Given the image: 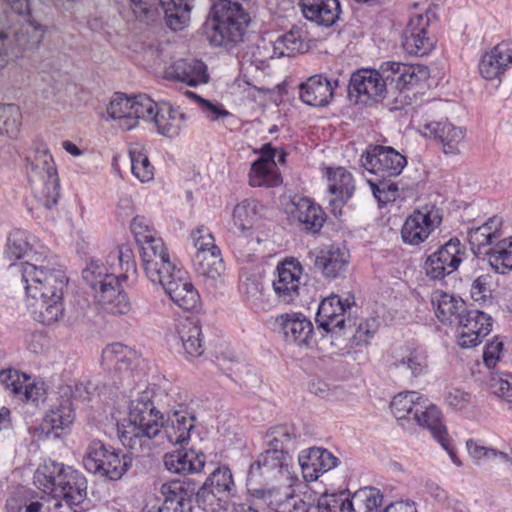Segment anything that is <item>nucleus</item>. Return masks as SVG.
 Wrapping results in <instances>:
<instances>
[{
	"label": "nucleus",
	"mask_w": 512,
	"mask_h": 512,
	"mask_svg": "<svg viewBox=\"0 0 512 512\" xmlns=\"http://www.w3.org/2000/svg\"><path fill=\"white\" fill-rule=\"evenodd\" d=\"M426 68L401 62H383L378 70L362 69L354 72L349 81L348 93L357 103L367 104L380 97L392 101L391 109L400 110L411 105L408 92L426 80Z\"/></svg>",
	"instance_id": "nucleus-1"
},
{
	"label": "nucleus",
	"mask_w": 512,
	"mask_h": 512,
	"mask_svg": "<svg viewBox=\"0 0 512 512\" xmlns=\"http://www.w3.org/2000/svg\"><path fill=\"white\" fill-rule=\"evenodd\" d=\"M20 272L33 319L44 325L58 322L64 314L63 295L68 283L64 271L24 262Z\"/></svg>",
	"instance_id": "nucleus-2"
},
{
	"label": "nucleus",
	"mask_w": 512,
	"mask_h": 512,
	"mask_svg": "<svg viewBox=\"0 0 512 512\" xmlns=\"http://www.w3.org/2000/svg\"><path fill=\"white\" fill-rule=\"evenodd\" d=\"M354 305V298L350 296L342 299L339 295L331 294L324 298L316 314L318 328L331 334L334 339L343 337L356 346L367 344L378 330V322L373 318L357 325L355 320L346 318V313Z\"/></svg>",
	"instance_id": "nucleus-3"
},
{
	"label": "nucleus",
	"mask_w": 512,
	"mask_h": 512,
	"mask_svg": "<svg viewBox=\"0 0 512 512\" xmlns=\"http://www.w3.org/2000/svg\"><path fill=\"white\" fill-rule=\"evenodd\" d=\"M249 22L250 16L240 3L219 0L213 4L203 30L211 45L229 50L243 41Z\"/></svg>",
	"instance_id": "nucleus-4"
},
{
	"label": "nucleus",
	"mask_w": 512,
	"mask_h": 512,
	"mask_svg": "<svg viewBox=\"0 0 512 512\" xmlns=\"http://www.w3.org/2000/svg\"><path fill=\"white\" fill-rule=\"evenodd\" d=\"M35 483L44 492L64 499L69 505H80L87 497V480L78 470L50 461L40 466Z\"/></svg>",
	"instance_id": "nucleus-5"
},
{
	"label": "nucleus",
	"mask_w": 512,
	"mask_h": 512,
	"mask_svg": "<svg viewBox=\"0 0 512 512\" xmlns=\"http://www.w3.org/2000/svg\"><path fill=\"white\" fill-rule=\"evenodd\" d=\"M28 180L36 197L47 209L59 198V178L52 155L46 145L36 144L26 157Z\"/></svg>",
	"instance_id": "nucleus-6"
},
{
	"label": "nucleus",
	"mask_w": 512,
	"mask_h": 512,
	"mask_svg": "<svg viewBox=\"0 0 512 512\" xmlns=\"http://www.w3.org/2000/svg\"><path fill=\"white\" fill-rule=\"evenodd\" d=\"M292 459L287 451L268 448L250 464L247 487L269 486L292 480Z\"/></svg>",
	"instance_id": "nucleus-7"
},
{
	"label": "nucleus",
	"mask_w": 512,
	"mask_h": 512,
	"mask_svg": "<svg viewBox=\"0 0 512 512\" xmlns=\"http://www.w3.org/2000/svg\"><path fill=\"white\" fill-rule=\"evenodd\" d=\"M85 469L109 480L120 479L131 467L132 458L98 439L90 441L83 456Z\"/></svg>",
	"instance_id": "nucleus-8"
},
{
	"label": "nucleus",
	"mask_w": 512,
	"mask_h": 512,
	"mask_svg": "<svg viewBox=\"0 0 512 512\" xmlns=\"http://www.w3.org/2000/svg\"><path fill=\"white\" fill-rule=\"evenodd\" d=\"M163 419V414L156 407H151L136 419L128 417L122 422H118V438L123 446L141 452L149 440L161 434Z\"/></svg>",
	"instance_id": "nucleus-9"
},
{
	"label": "nucleus",
	"mask_w": 512,
	"mask_h": 512,
	"mask_svg": "<svg viewBox=\"0 0 512 512\" xmlns=\"http://www.w3.org/2000/svg\"><path fill=\"white\" fill-rule=\"evenodd\" d=\"M44 35L42 25L34 22L21 28H6L0 32V69L4 68L10 56L19 57L25 50L38 47Z\"/></svg>",
	"instance_id": "nucleus-10"
},
{
	"label": "nucleus",
	"mask_w": 512,
	"mask_h": 512,
	"mask_svg": "<svg viewBox=\"0 0 512 512\" xmlns=\"http://www.w3.org/2000/svg\"><path fill=\"white\" fill-rule=\"evenodd\" d=\"M466 258V247L454 237L427 255L423 268L432 280H442L458 270Z\"/></svg>",
	"instance_id": "nucleus-11"
},
{
	"label": "nucleus",
	"mask_w": 512,
	"mask_h": 512,
	"mask_svg": "<svg viewBox=\"0 0 512 512\" xmlns=\"http://www.w3.org/2000/svg\"><path fill=\"white\" fill-rule=\"evenodd\" d=\"M363 167L378 178H393L401 174L406 157L389 146H369L362 154Z\"/></svg>",
	"instance_id": "nucleus-12"
},
{
	"label": "nucleus",
	"mask_w": 512,
	"mask_h": 512,
	"mask_svg": "<svg viewBox=\"0 0 512 512\" xmlns=\"http://www.w3.org/2000/svg\"><path fill=\"white\" fill-rule=\"evenodd\" d=\"M313 269L328 281L344 278L350 264V252L340 244L324 246L310 254Z\"/></svg>",
	"instance_id": "nucleus-13"
},
{
	"label": "nucleus",
	"mask_w": 512,
	"mask_h": 512,
	"mask_svg": "<svg viewBox=\"0 0 512 512\" xmlns=\"http://www.w3.org/2000/svg\"><path fill=\"white\" fill-rule=\"evenodd\" d=\"M442 216L435 206H424L407 217L401 229L404 243L419 245L440 225Z\"/></svg>",
	"instance_id": "nucleus-14"
},
{
	"label": "nucleus",
	"mask_w": 512,
	"mask_h": 512,
	"mask_svg": "<svg viewBox=\"0 0 512 512\" xmlns=\"http://www.w3.org/2000/svg\"><path fill=\"white\" fill-rule=\"evenodd\" d=\"M492 317L478 309H467L457 323L458 345L462 348H473L492 330Z\"/></svg>",
	"instance_id": "nucleus-15"
},
{
	"label": "nucleus",
	"mask_w": 512,
	"mask_h": 512,
	"mask_svg": "<svg viewBox=\"0 0 512 512\" xmlns=\"http://www.w3.org/2000/svg\"><path fill=\"white\" fill-rule=\"evenodd\" d=\"M302 270L300 262L295 259L278 264L272 286L280 302L290 304L299 297Z\"/></svg>",
	"instance_id": "nucleus-16"
},
{
	"label": "nucleus",
	"mask_w": 512,
	"mask_h": 512,
	"mask_svg": "<svg viewBox=\"0 0 512 512\" xmlns=\"http://www.w3.org/2000/svg\"><path fill=\"white\" fill-rule=\"evenodd\" d=\"M429 23L428 15L419 14L410 19L402 40V46L408 54L422 57L434 49L436 39L429 33Z\"/></svg>",
	"instance_id": "nucleus-17"
},
{
	"label": "nucleus",
	"mask_w": 512,
	"mask_h": 512,
	"mask_svg": "<svg viewBox=\"0 0 512 512\" xmlns=\"http://www.w3.org/2000/svg\"><path fill=\"white\" fill-rule=\"evenodd\" d=\"M275 323L287 343L305 348H310L314 344V327L305 315L284 313L277 316Z\"/></svg>",
	"instance_id": "nucleus-18"
},
{
	"label": "nucleus",
	"mask_w": 512,
	"mask_h": 512,
	"mask_svg": "<svg viewBox=\"0 0 512 512\" xmlns=\"http://www.w3.org/2000/svg\"><path fill=\"white\" fill-rule=\"evenodd\" d=\"M329 206L335 217L342 215V208L355 192V182L352 174L343 167L327 170Z\"/></svg>",
	"instance_id": "nucleus-19"
},
{
	"label": "nucleus",
	"mask_w": 512,
	"mask_h": 512,
	"mask_svg": "<svg viewBox=\"0 0 512 512\" xmlns=\"http://www.w3.org/2000/svg\"><path fill=\"white\" fill-rule=\"evenodd\" d=\"M391 368L418 378L428 373L429 360L427 350L419 345L407 344L395 351Z\"/></svg>",
	"instance_id": "nucleus-20"
},
{
	"label": "nucleus",
	"mask_w": 512,
	"mask_h": 512,
	"mask_svg": "<svg viewBox=\"0 0 512 512\" xmlns=\"http://www.w3.org/2000/svg\"><path fill=\"white\" fill-rule=\"evenodd\" d=\"M290 217L298 223L301 230L317 234L326 221L322 207L307 197L295 196L292 201Z\"/></svg>",
	"instance_id": "nucleus-21"
},
{
	"label": "nucleus",
	"mask_w": 512,
	"mask_h": 512,
	"mask_svg": "<svg viewBox=\"0 0 512 512\" xmlns=\"http://www.w3.org/2000/svg\"><path fill=\"white\" fill-rule=\"evenodd\" d=\"M511 66L512 41H502L482 55L478 68L484 79L501 81V77Z\"/></svg>",
	"instance_id": "nucleus-22"
},
{
	"label": "nucleus",
	"mask_w": 512,
	"mask_h": 512,
	"mask_svg": "<svg viewBox=\"0 0 512 512\" xmlns=\"http://www.w3.org/2000/svg\"><path fill=\"white\" fill-rule=\"evenodd\" d=\"M106 281L94 292L97 303L107 313L114 315L127 314L131 310V303L120 286L119 277L108 276Z\"/></svg>",
	"instance_id": "nucleus-23"
},
{
	"label": "nucleus",
	"mask_w": 512,
	"mask_h": 512,
	"mask_svg": "<svg viewBox=\"0 0 512 512\" xmlns=\"http://www.w3.org/2000/svg\"><path fill=\"white\" fill-rule=\"evenodd\" d=\"M298 462L304 479L315 481L320 475L337 467L340 460L327 449L312 447L299 454Z\"/></svg>",
	"instance_id": "nucleus-24"
},
{
	"label": "nucleus",
	"mask_w": 512,
	"mask_h": 512,
	"mask_svg": "<svg viewBox=\"0 0 512 512\" xmlns=\"http://www.w3.org/2000/svg\"><path fill=\"white\" fill-rule=\"evenodd\" d=\"M338 86V79H329L322 74L313 75L300 84V99L309 106L324 107L329 104Z\"/></svg>",
	"instance_id": "nucleus-25"
},
{
	"label": "nucleus",
	"mask_w": 512,
	"mask_h": 512,
	"mask_svg": "<svg viewBox=\"0 0 512 512\" xmlns=\"http://www.w3.org/2000/svg\"><path fill=\"white\" fill-rule=\"evenodd\" d=\"M425 136L437 140L446 155H458L461 152L465 132L461 127L455 126L448 120L433 121L423 125Z\"/></svg>",
	"instance_id": "nucleus-26"
},
{
	"label": "nucleus",
	"mask_w": 512,
	"mask_h": 512,
	"mask_svg": "<svg viewBox=\"0 0 512 512\" xmlns=\"http://www.w3.org/2000/svg\"><path fill=\"white\" fill-rule=\"evenodd\" d=\"M195 422V416L186 407L180 405L178 409L168 414L166 421L163 420L161 433L165 435L169 443L181 445L190 439Z\"/></svg>",
	"instance_id": "nucleus-27"
},
{
	"label": "nucleus",
	"mask_w": 512,
	"mask_h": 512,
	"mask_svg": "<svg viewBox=\"0 0 512 512\" xmlns=\"http://www.w3.org/2000/svg\"><path fill=\"white\" fill-rule=\"evenodd\" d=\"M502 225V218L493 216L482 225L468 230L467 235L471 250L476 256L487 254L488 249L502 238Z\"/></svg>",
	"instance_id": "nucleus-28"
},
{
	"label": "nucleus",
	"mask_w": 512,
	"mask_h": 512,
	"mask_svg": "<svg viewBox=\"0 0 512 512\" xmlns=\"http://www.w3.org/2000/svg\"><path fill=\"white\" fill-rule=\"evenodd\" d=\"M176 278L169 281L164 289L170 299L180 308L190 311L200 306V295L193 284L187 279L185 270L178 271Z\"/></svg>",
	"instance_id": "nucleus-29"
},
{
	"label": "nucleus",
	"mask_w": 512,
	"mask_h": 512,
	"mask_svg": "<svg viewBox=\"0 0 512 512\" xmlns=\"http://www.w3.org/2000/svg\"><path fill=\"white\" fill-rule=\"evenodd\" d=\"M163 503L158 512H191L194 489L180 481L164 483L161 486Z\"/></svg>",
	"instance_id": "nucleus-30"
},
{
	"label": "nucleus",
	"mask_w": 512,
	"mask_h": 512,
	"mask_svg": "<svg viewBox=\"0 0 512 512\" xmlns=\"http://www.w3.org/2000/svg\"><path fill=\"white\" fill-rule=\"evenodd\" d=\"M304 17L318 25L330 27L341 14L339 0H299Z\"/></svg>",
	"instance_id": "nucleus-31"
},
{
	"label": "nucleus",
	"mask_w": 512,
	"mask_h": 512,
	"mask_svg": "<svg viewBox=\"0 0 512 512\" xmlns=\"http://www.w3.org/2000/svg\"><path fill=\"white\" fill-rule=\"evenodd\" d=\"M206 463V456L195 450L176 451L166 454L164 464L173 473H200Z\"/></svg>",
	"instance_id": "nucleus-32"
},
{
	"label": "nucleus",
	"mask_w": 512,
	"mask_h": 512,
	"mask_svg": "<svg viewBox=\"0 0 512 512\" xmlns=\"http://www.w3.org/2000/svg\"><path fill=\"white\" fill-rule=\"evenodd\" d=\"M160 16L163 15L166 25L173 31H180L190 21V13L194 0H158Z\"/></svg>",
	"instance_id": "nucleus-33"
},
{
	"label": "nucleus",
	"mask_w": 512,
	"mask_h": 512,
	"mask_svg": "<svg viewBox=\"0 0 512 512\" xmlns=\"http://www.w3.org/2000/svg\"><path fill=\"white\" fill-rule=\"evenodd\" d=\"M413 420L423 428L429 430L433 438L445 449L449 450V438L445 425L442 421L441 411L437 406L425 402L424 409L417 412Z\"/></svg>",
	"instance_id": "nucleus-34"
},
{
	"label": "nucleus",
	"mask_w": 512,
	"mask_h": 512,
	"mask_svg": "<svg viewBox=\"0 0 512 512\" xmlns=\"http://www.w3.org/2000/svg\"><path fill=\"white\" fill-rule=\"evenodd\" d=\"M169 74L189 86H198L208 82L206 65L197 59H179L171 67Z\"/></svg>",
	"instance_id": "nucleus-35"
},
{
	"label": "nucleus",
	"mask_w": 512,
	"mask_h": 512,
	"mask_svg": "<svg viewBox=\"0 0 512 512\" xmlns=\"http://www.w3.org/2000/svg\"><path fill=\"white\" fill-rule=\"evenodd\" d=\"M157 132L165 137L173 138L179 135L184 126L185 114L167 104H160L151 120Z\"/></svg>",
	"instance_id": "nucleus-36"
},
{
	"label": "nucleus",
	"mask_w": 512,
	"mask_h": 512,
	"mask_svg": "<svg viewBox=\"0 0 512 512\" xmlns=\"http://www.w3.org/2000/svg\"><path fill=\"white\" fill-rule=\"evenodd\" d=\"M262 208V205L255 199H245L234 207L233 223L242 236L252 237Z\"/></svg>",
	"instance_id": "nucleus-37"
},
{
	"label": "nucleus",
	"mask_w": 512,
	"mask_h": 512,
	"mask_svg": "<svg viewBox=\"0 0 512 512\" xmlns=\"http://www.w3.org/2000/svg\"><path fill=\"white\" fill-rule=\"evenodd\" d=\"M425 402L428 399L416 391L401 392L393 397L390 408L395 418L400 421L403 419H414L417 412L424 409Z\"/></svg>",
	"instance_id": "nucleus-38"
},
{
	"label": "nucleus",
	"mask_w": 512,
	"mask_h": 512,
	"mask_svg": "<svg viewBox=\"0 0 512 512\" xmlns=\"http://www.w3.org/2000/svg\"><path fill=\"white\" fill-rule=\"evenodd\" d=\"M178 337L186 355L199 357L204 352V341L200 323L194 319H186L178 325Z\"/></svg>",
	"instance_id": "nucleus-39"
},
{
	"label": "nucleus",
	"mask_w": 512,
	"mask_h": 512,
	"mask_svg": "<svg viewBox=\"0 0 512 512\" xmlns=\"http://www.w3.org/2000/svg\"><path fill=\"white\" fill-rule=\"evenodd\" d=\"M136 360V352L121 343L110 344L102 351V363L120 373L132 370Z\"/></svg>",
	"instance_id": "nucleus-40"
},
{
	"label": "nucleus",
	"mask_w": 512,
	"mask_h": 512,
	"mask_svg": "<svg viewBox=\"0 0 512 512\" xmlns=\"http://www.w3.org/2000/svg\"><path fill=\"white\" fill-rule=\"evenodd\" d=\"M73 421L74 413L71 407V402L69 399H65L45 415L41 428L47 435L54 432V436L59 437V433L57 431L68 428Z\"/></svg>",
	"instance_id": "nucleus-41"
},
{
	"label": "nucleus",
	"mask_w": 512,
	"mask_h": 512,
	"mask_svg": "<svg viewBox=\"0 0 512 512\" xmlns=\"http://www.w3.org/2000/svg\"><path fill=\"white\" fill-rule=\"evenodd\" d=\"M432 304L436 309L437 318L443 323H458L462 313H465L468 309L461 298H456L447 293L434 296Z\"/></svg>",
	"instance_id": "nucleus-42"
},
{
	"label": "nucleus",
	"mask_w": 512,
	"mask_h": 512,
	"mask_svg": "<svg viewBox=\"0 0 512 512\" xmlns=\"http://www.w3.org/2000/svg\"><path fill=\"white\" fill-rule=\"evenodd\" d=\"M248 178L252 187H276L282 182L276 162L264 163L263 159L251 164Z\"/></svg>",
	"instance_id": "nucleus-43"
},
{
	"label": "nucleus",
	"mask_w": 512,
	"mask_h": 512,
	"mask_svg": "<svg viewBox=\"0 0 512 512\" xmlns=\"http://www.w3.org/2000/svg\"><path fill=\"white\" fill-rule=\"evenodd\" d=\"M383 495L374 487H364L356 491L346 503L349 512H378Z\"/></svg>",
	"instance_id": "nucleus-44"
},
{
	"label": "nucleus",
	"mask_w": 512,
	"mask_h": 512,
	"mask_svg": "<svg viewBox=\"0 0 512 512\" xmlns=\"http://www.w3.org/2000/svg\"><path fill=\"white\" fill-rule=\"evenodd\" d=\"M131 97L121 92H116L111 99L107 114L111 119L118 120L123 130H131L136 127V121L132 116Z\"/></svg>",
	"instance_id": "nucleus-45"
},
{
	"label": "nucleus",
	"mask_w": 512,
	"mask_h": 512,
	"mask_svg": "<svg viewBox=\"0 0 512 512\" xmlns=\"http://www.w3.org/2000/svg\"><path fill=\"white\" fill-rule=\"evenodd\" d=\"M483 256L488 257V262L496 273L506 274L512 269V241L501 238Z\"/></svg>",
	"instance_id": "nucleus-46"
},
{
	"label": "nucleus",
	"mask_w": 512,
	"mask_h": 512,
	"mask_svg": "<svg viewBox=\"0 0 512 512\" xmlns=\"http://www.w3.org/2000/svg\"><path fill=\"white\" fill-rule=\"evenodd\" d=\"M146 277L153 284L160 285L163 289L166 284L176 278L175 274L178 271H183L182 268L171 261V259L159 260L143 264Z\"/></svg>",
	"instance_id": "nucleus-47"
},
{
	"label": "nucleus",
	"mask_w": 512,
	"mask_h": 512,
	"mask_svg": "<svg viewBox=\"0 0 512 512\" xmlns=\"http://www.w3.org/2000/svg\"><path fill=\"white\" fill-rule=\"evenodd\" d=\"M32 236L20 229L12 231L7 239L5 255L11 261L19 260L32 251Z\"/></svg>",
	"instance_id": "nucleus-48"
},
{
	"label": "nucleus",
	"mask_w": 512,
	"mask_h": 512,
	"mask_svg": "<svg viewBox=\"0 0 512 512\" xmlns=\"http://www.w3.org/2000/svg\"><path fill=\"white\" fill-rule=\"evenodd\" d=\"M206 481L216 490V494L223 496L226 500L237 494L232 472L227 466L216 468Z\"/></svg>",
	"instance_id": "nucleus-49"
},
{
	"label": "nucleus",
	"mask_w": 512,
	"mask_h": 512,
	"mask_svg": "<svg viewBox=\"0 0 512 512\" xmlns=\"http://www.w3.org/2000/svg\"><path fill=\"white\" fill-rule=\"evenodd\" d=\"M110 270L103 265L99 260L91 259L82 271L83 280L95 292L100 288L104 282H107L108 276H116L113 263H110Z\"/></svg>",
	"instance_id": "nucleus-50"
},
{
	"label": "nucleus",
	"mask_w": 512,
	"mask_h": 512,
	"mask_svg": "<svg viewBox=\"0 0 512 512\" xmlns=\"http://www.w3.org/2000/svg\"><path fill=\"white\" fill-rule=\"evenodd\" d=\"M298 437L295 428L289 425H279L270 428L265 434V443L268 448H277L287 451Z\"/></svg>",
	"instance_id": "nucleus-51"
},
{
	"label": "nucleus",
	"mask_w": 512,
	"mask_h": 512,
	"mask_svg": "<svg viewBox=\"0 0 512 512\" xmlns=\"http://www.w3.org/2000/svg\"><path fill=\"white\" fill-rule=\"evenodd\" d=\"M303 48L299 30H290L289 32L279 36L277 40L272 43V51L277 57L291 56L296 52H300Z\"/></svg>",
	"instance_id": "nucleus-52"
},
{
	"label": "nucleus",
	"mask_w": 512,
	"mask_h": 512,
	"mask_svg": "<svg viewBox=\"0 0 512 512\" xmlns=\"http://www.w3.org/2000/svg\"><path fill=\"white\" fill-rule=\"evenodd\" d=\"M22 114L20 108L15 104L0 106V131L10 137H14L21 126Z\"/></svg>",
	"instance_id": "nucleus-53"
},
{
	"label": "nucleus",
	"mask_w": 512,
	"mask_h": 512,
	"mask_svg": "<svg viewBox=\"0 0 512 512\" xmlns=\"http://www.w3.org/2000/svg\"><path fill=\"white\" fill-rule=\"evenodd\" d=\"M160 104L156 103L146 94H139L131 97L132 116L138 125L139 119L151 122L155 110L158 109Z\"/></svg>",
	"instance_id": "nucleus-54"
},
{
	"label": "nucleus",
	"mask_w": 512,
	"mask_h": 512,
	"mask_svg": "<svg viewBox=\"0 0 512 512\" xmlns=\"http://www.w3.org/2000/svg\"><path fill=\"white\" fill-rule=\"evenodd\" d=\"M270 50H272V43H266L264 40L256 45H251L242 57L243 63H250L256 69H264L268 59L277 57L273 51L270 53Z\"/></svg>",
	"instance_id": "nucleus-55"
},
{
	"label": "nucleus",
	"mask_w": 512,
	"mask_h": 512,
	"mask_svg": "<svg viewBox=\"0 0 512 512\" xmlns=\"http://www.w3.org/2000/svg\"><path fill=\"white\" fill-rule=\"evenodd\" d=\"M129 154L133 175L141 182H148L153 179L154 167L151 165L148 156L142 151L136 149H131Z\"/></svg>",
	"instance_id": "nucleus-56"
},
{
	"label": "nucleus",
	"mask_w": 512,
	"mask_h": 512,
	"mask_svg": "<svg viewBox=\"0 0 512 512\" xmlns=\"http://www.w3.org/2000/svg\"><path fill=\"white\" fill-rule=\"evenodd\" d=\"M248 491L257 499L262 500L265 505L273 511L278 509V506L284 502L289 495V490L281 491L272 485V488L266 489L264 486H257L249 488Z\"/></svg>",
	"instance_id": "nucleus-57"
},
{
	"label": "nucleus",
	"mask_w": 512,
	"mask_h": 512,
	"mask_svg": "<svg viewBox=\"0 0 512 512\" xmlns=\"http://www.w3.org/2000/svg\"><path fill=\"white\" fill-rule=\"evenodd\" d=\"M130 9L140 21L152 22L160 17L158 0H128Z\"/></svg>",
	"instance_id": "nucleus-58"
},
{
	"label": "nucleus",
	"mask_w": 512,
	"mask_h": 512,
	"mask_svg": "<svg viewBox=\"0 0 512 512\" xmlns=\"http://www.w3.org/2000/svg\"><path fill=\"white\" fill-rule=\"evenodd\" d=\"M116 260L121 269V273L116 275V277H119V281L126 280L129 272H136V263L130 247L121 246L118 250L111 252L108 256V262L111 261L114 264Z\"/></svg>",
	"instance_id": "nucleus-59"
},
{
	"label": "nucleus",
	"mask_w": 512,
	"mask_h": 512,
	"mask_svg": "<svg viewBox=\"0 0 512 512\" xmlns=\"http://www.w3.org/2000/svg\"><path fill=\"white\" fill-rule=\"evenodd\" d=\"M374 197L379 204H386L395 200L398 185L391 181V178H379L377 181L368 180Z\"/></svg>",
	"instance_id": "nucleus-60"
},
{
	"label": "nucleus",
	"mask_w": 512,
	"mask_h": 512,
	"mask_svg": "<svg viewBox=\"0 0 512 512\" xmlns=\"http://www.w3.org/2000/svg\"><path fill=\"white\" fill-rule=\"evenodd\" d=\"M143 264L170 259V255L160 237H156L140 246Z\"/></svg>",
	"instance_id": "nucleus-61"
},
{
	"label": "nucleus",
	"mask_w": 512,
	"mask_h": 512,
	"mask_svg": "<svg viewBox=\"0 0 512 512\" xmlns=\"http://www.w3.org/2000/svg\"><path fill=\"white\" fill-rule=\"evenodd\" d=\"M240 291L252 308H260L264 300L263 284L256 277H247L240 285Z\"/></svg>",
	"instance_id": "nucleus-62"
},
{
	"label": "nucleus",
	"mask_w": 512,
	"mask_h": 512,
	"mask_svg": "<svg viewBox=\"0 0 512 512\" xmlns=\"http://www.w3.org/2000/svg\"><path fill=\"white\" fill-rule=\"evenodd\" d=\"M199 276H202L205 284L210 288H216L219 282H222V277L225 271L223 261H216L211 263L198 264L195 267Z\"/></svg>",
	"instance_id": "nucleus-63"
},
{
	"label": "nucleus",
	"mask_w": 512,
	"mask_h": 512,
	"mask_svg": "<svg viewBox=\"0 0 512 512\" xmlns=\"http://www.w3.org/2000/svg\"><path fill=\"white\" fill-rule=\"evenodd\" d=\"M489 385L493 394L505 399L508 402H512V374H492Z\"/></svg>",
	"instance_id": "nucleus-64"
}]
</instances>
